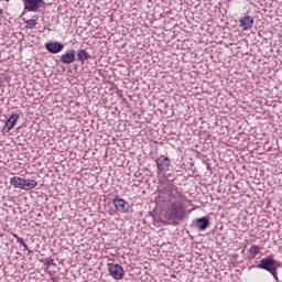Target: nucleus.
Instances as JSON below:
<instances>
[{
  "label": "nucleus",
  "instance_id": "1",
  "mask_svg": "<svg viewBox=\"0 0 282 282\" xmlns=\"http://www.w3.org/2000/svg\"><path fill=\"white\" fill-rule=\"evenodd\" d=\"M165 217L172 224H177V221H184L186 218V206L182 199H176L172 202L165 212Z\"/></svg>",
  "mask_w": 282,
  "mask_h": 282
},
{
  "label": "nucleus",
  "instance_id": "2",
  "mask_svg": "<svg viewBox=\"0 0 282 282\" xmlns=\"http://www.w3.org/2000/svg\"><path fill=\"white\" fill-rule=\"evenodd\" d=\"M280 262L275 260L272 256H269L267 258H263L260 260V263L256 265L259 270H265L267 272H270L273 279L279 282V273H276V270L281 267L279 264Z\"/></svg>",
  "mask_w": 282,
  "mask_h": 282
},
{
  "label": "nucleus",
  "instance_id": "3",
  "mask_svg": "<svg viewBox=\"0 0 282 282\" xmlns=\"http://www.w3.org/2000/svg\"><path fill=\"white\" fill-rule=\"evenodd\" d=\"M160 194L164 197V199H167V202H171V199H180V197H182L177 186H175L173 183H166L163 189H161Z\"/></svg>",
  "mask_w": 282,
  "mask_h": 282
},
{
  "label": "nucleus",
  "instance_id": "4",
  "mask_svg": "<svg viewBox=\"0 0 282 282\" xmlns=\"http://www.w3.org/2000/svg\"><path fill=\"white\" fill-rule=\"evenodd\" d=\"M155 164L158 175H163L164 173H169V171H171V159L164 154L155 159Z\"/></svg>",
  "mask_w": 282,
  "mask_h": 282
},
{
  "label": "nucleus",
  "instance_id": "5",
  "mask_svg": "<svg viewBox=\"0 0 282 282\" xmlns=\"http://www.w3.org/2000/svg\"><path fill=\"white\" fill-rule=\"evenodd\" d=\"M108 272L115 281H122L124 279V269L120 264L108 263Z\"/></svg>",
  "mask_w": 282,
  "mask_h": 282
},
{
  "label": "nucleus",
  "instance_id": "6",
  "mask_svg": "<svg viewBox=\"0 0 282 282\" xmlns=\"http://www.w3.org/2000/svg\"><path fill=\"white\" fill-rule=\"evenodd\" d=\"M112 203L118 213L126 214L129 213V210L131 209L129 203L122 198H113Z\"/></svg>",
  "mask_w": 282,
  "mask_h": 282
},
{
  "label": "nucleus",
  "instance_id": "7",
  "mask_svg": "<svg viewBox=\"0 0 282 282\" xmlns=\"http://www.w3.org/2000/svg\"><path fill=\"white\" fill-rule=\"evenodd\" d=\"M43 0H24V10L28 12H39V8L43 7Z\"/></svg>",
  "mask_w": 282,
  "mask_h": 282
},
{
  "label": "nucleus",
  "instance_id": "8",
  "mask_svg": "<svg viewBox=\"0 0 282 282\" xmlns=\"http://www.w3.org/2000/svg\"><path fill=\"white\" fill-rule=\"evenodd\" d=\"M44 47L47 50V52H50V54H61L65 47V44L61 42H46Z\"/></svg>",
  "mask_w": 282,
  "mask_h": 282
},
{
  "label": "nucleus",
  "instance_id": "9",
  "mask_svg": "<svg viewBox=\"0 0 282 282\" xmlns=\"http://www.w3.org/2000/svg\"><path fill=\"white\" fill-rule=\"evenodd\" d=\"M239 25L242 30H252L254 18L252 15H245L239 19Z\"/></svg>",
  "mask_w": 282,
  "mask_h": 282
},
{
  "label": "nucleus",
  "instance_id": "10",
  "mask_svg": "<svg viewBox=\"0 0 282 282\" xmlns=\"http://www.w3.org/2000/svg\"><path fill=\"white\" fill-rule=\"evenodd\" d=\"M76 61V51L69 48L65 54L61 56V62L64 65H72Z\"/></svg>",
  "mask_w": 282,
  "mask_h": 282
},
{
  "label": "nucleus",
  "instance_id": "11",
  "mask_svg": "<svg viewBox=\"0 0 282 282\" xmlns=\"http://www.w3.org/2000/svg\"><path fill=\"white\" fill-rule=\"evenodd\" d=\"M194 226H196L198 230L204 231L206 230V228H208V226H210V220L208 219V217L197 218Z\"/></svg>",
  "mask_w": 282,
  "mask_h": 282
},
{
  "label": "nucleus",
  "instance_id": "12",
  "mask_svg": "<svg viewBox=\"0 0 282 282\" xmlns=\"http://www.w3.org/2000/svg\"><path fill=\"white\" fill-rule=\"evenodd\" d=\"M17 122H19V115L14 113L6 122L8 131H12V128L17 127Z\"/></svg>",
  "mask_w": 282,
  "mask_h": 282
},
{
  "label": "nucleus",
  "instance_id": "13",
  "mask_svg": "<svg viewBox=\"0 0 282 282\" xmlns=\"http://www.w3.org/2000/svg\"><path fill=\"white\" fill-rule=\"evenodd\" d=\"M23 191H32V188H36L39 186V182L36 180H30V178H24L23 183Z\"/></svg>",
  "mask_w": 282,
  "mask_h": 282
},
{
  "label": "nucleus",
  "instance_id": "14",
  "mask_svg": "<svg viewBox=\"0 0 282 282\" xmlns=\"http://www.w3.org/2000/svg\"><path fill=\"white\" fill-rule=\"evenodd\" d=\"M11 186H14V188H22L24 186V178H21L19 176H13L10 178Z\"/></svg>",
  "mask_w": 282,
  "mask_h": 282
},
{
  "label": "nucleus",
  "instance_id": "15",
  "mask_svg": "<svg viewBox=\"0 0 282 282\" xmlns=\"http://www.w3.org/2000/svg\"><path fill=\"white\" fill-rule=\"evenodd\" d=\"M89 58H91V55H89L87 51L85 50L77 51V61H79L80 63H85V61H89Z\"/></svg>",
  "mask_w": 282,
  "mask_h": 282
},
{
  "label": "nucleus",
  "instance_id": "16",
  "mask_svg": "<svg viewBox=\"0 0 282 282\" xmlns=\"http://www.w3.org/2000/svg\"><path fill=\"white\" fill-rule=\"evenodd\" d=\"M261 252V247L257 246V245H252L249 249V257L251 259H254L257 257V254H259Z\"/></svg>",
  "mask_w": 282,
  "mask_h": 282
},
{
  "label": "nucleus",
  "instance_id": "17",
  "mask_svg": "<svg viewBox=\"0 0 282 282\" xmlns=\"http://www.w3.org/2000/svg\"><path fill=\"white\" fill-rule=\"evenodd\" d=\"M25 24H26V28L32 29L36 25V20H34V19L26 20Z\"/></svg>",
  "mask_w": 282,
  "mask_h": 282
},
{
  "label": "nucleus",
  "instance_id": "18",
  "mask_svg": "<svg viewBox=\"0 0 282 282\" xmlns=\"http://www.w3.org/2000/svg\"><path fill=\"white\" fill-rule=\"evenodd\" d=\"M18 243H20V246H23V248L28 250V245L25 243V240L23 238H18Z\"/></svg>",
  "mask_w": 282,
  "mask_h": 282
},
{
  "label": "nucleus",
  "instance_id": "19",
  "mask_svg": "<svg viewBox=\"0 0 282 282\" xmlns=\"http://www.w3.org/2000/svg\"><path fill=\"white\" fill-rule=\"evenodd\" d=\"M45 265H47V268H50L51 265H56V263H54V259L48 258V259H46Z\"/></svg>",
  "mask_w": 282,
  "mask_h": 282
},
{
  "label": "nucleus",
  "instance_id": "20",
  "mask_svg": "<svg viewBox=\"0 0 282 282\" xmlns=\"http://www.w3.org/2000/svg\"><path fill=\"white\" fill-rule=\"evenodd\" d=\"M13 237H14V239H17L18 241H19V239H21V237H19V235H17V234H13Z\"/></svg>",
  "mask_w": 282,
  "mask_h": 282
},
{
  "label": "nucleus",
  "instance_id": "21",
  "mask_svg": "<svg viewBox=\"0 0 282 282\" xmlns=\"http://www.w3.org/2000/svg\"><path fill=\"white\" fill-rule=\"evenodd\" d=\"M0 17H3V9H0Z\"/></svg>",
  "mask_w": 282,
  "mask_h": 282
},
{
  "label": "nucleus",
  "instance_id": "22",
  "mask_svg": "<svg viewBox=\"0 0 282 282\" xmlns=\"http://www.w3.org/2000/svg\"><path fill=\"white\" fill-rule=\"evenodd\" d=\"M26 250H28L29 254H31V253H32V250H30V248H28Z\"/></svg>",
  "mask_w": 282,
  "mask_h": 282
},
{
  "label": "nucleus",
  "instance_id": "23",
  "mask_svg": "<svg viewBox=\"0 0 282 282\" xmlns=\"http://www.w3.org/2000/svg\"><path fill=\"white\" fill-rule=\"evenodd\" d=\"M4 1H10V0H4Z\"/></svg>",
  "mask_w": 282,
  "mask_h": 282
}]
</instances>
